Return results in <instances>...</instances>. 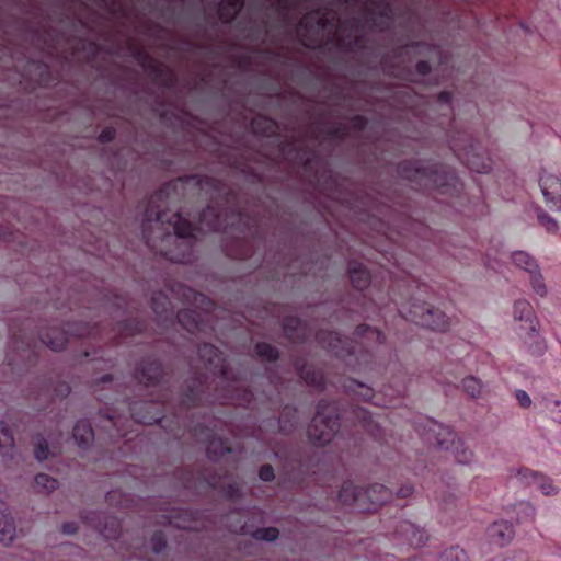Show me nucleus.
Returning a JSON list of instances; mask_svg holds the SVG:
<instances>
[{
	"instance_id": "f257e3e1",
	"label": "nucleus",
	"mask_w": 561,
	"mask_h": 561,
	"mask_svg": "<svg viewBox=\"0 0 561 561\" xmlns=\"http://www.w3.org/2000/svg\"><path fill=\"white\" fill-rule=\"evenodd\" d=\"M202 188L197 174L176 178L164 183L147 202L142 238L148 248L170 262L188 264L195 260L197 236L193 225L183 217L180 203Z\"/></svg>"
},
{
	"instance_id": "f03ea898",
	"label": "nucleus",
	"mask_w": 561,
	"mask_h": 561,
	"mask_svg": "<svg viewBox=\"0 0 561 561\" xmlns=\"http://www.w3.org/2000/svg\"><path fill=\"white\" fill-rule=\"evenodd\" d=\"M210 359L205 362V370L208 369ZM207 371L195 369L193 376L185 381L176 398L168 393L159 396L158 400H134L127 404L128 415L138 423H158L174 437H179L178 431L188 427L192 437L203 445L205 456L210 457V427L208 421L194 424L188 422L194 416L190 410L202 404L208 397Z\"/></svg>"
},
{
	"instance_id": "7ed1b4c3",
	"label": "nucleus",
	"mask_w": 561,
	"mask_h": 561,
	"mask_svg": "<svg viewBox=\"0 0 561 561\" xmlns=\"http://www.w3.org/2000/svg\"><path fill=\"white\" fill-rule=\"evenodd\" d=\"M99 313L108 316L104 319L91 318L90 321H67L62 328L50 327L39 333V340L53 351H61L68 343L69 336L106 339L115 344L128 343L126 340L145 330L146 324L138 316L129 311L125 297L101 293Z\"/></svg>"
},
{
	"instance_id": "20e7f679",
	"label": "nucleus",
	"mask_w": 561,
	"mask_h": 561,
	"mask_svg": "<svg viewBox=\"0 0 561 561\" xmlns=\"http://www.w3.org/2000/svg\"><path fill=\"white\" fill-rule=\"evenodd\" d=\"M355 336L360 341L342 337L336 331L319 330L314 334L321 347L345 362L347 366L358 371L375 370V354L365 343L382 344L386 341L383 332L368 324H359L355 330Z\"/></svg>"
},
{
	"instance_id": "39448f33",
	"label": "nucleus",
	"mask_w": 561,
	"mask_h": 561,
	"mask_svg": "<svg viewBox=\"0 0 561 561\" xmlns=\"http://www.w3.org/2000/svg\"><path fill=\"white\" fill-rule=\"evenodd\" d=\"M171 291L188 304L195 306L199 304L205 305V307H203L204 312L193 308H183L175 314L168 295L162 290L154 291L151 297V308L160 325L163 328L180 325L190 334L197 335L199 333H206L210 328L209 314L207 312L210 300L194 289L182 285H178L176 288H172Z\"/></svg>"
},
{
	"instance_id": "423d86ee",
	"label": "nucleus",
	"mask_w": 561,
	"mask_h": 561,
	"mask_svg": "<svg viewBox=\"0 0 561 561\" xmlns=\"http://www.w3.org/2000/svg\"><path fill=\"white\" fill-rule=\"evenodd\" d=\"M0 77L7 78L4 71L14 70L12 84L23 85L25 89L35 85L48 87L55 82V77L50 71L49 65L43 59H36L27 51L20 54L13 51L11 41L7 37V30L2 18L0 16Z\"/></svg>"
},
{
	"instance_id": "0eeeda50",
	"label": "nucleus",
	"mask_w": 561,
	"mask_h": 561,
	"mask_svg": "<svg viewBox=\"0 0 561 561\" xmlns=\"http://www.w3.org/2000/svg\"><path fill=\"white\" fill-rule=\"evenodd\" d=\"M397 172L400 178L426 192L437 191L440 195L454 196L462 190L459 178L446 164L423 165L420 160H405L398 164Z\"/></svg>"
},
{
	"instance_id": "6e6552de",
	"label": "nucleus",
	"mask_w": 561,
	"mask_h": 561,
	"mask_svg": "<svg viewBox=\"0 0 561 561\" xmlns=\"http://www.w3.org/2000/svg\"><path fill=\"white\" fill-rule=\"evenodd\" d=\"M414 427L426 444L446 451L450 450L458 463L468 465L472 461L473 451L467 448L461 439H456L457 436L450 427L428 417L421 419Z\"/></svg>"
},
{
	"instance_id": "1a4fd4ad",
	"label": "nucleus",
	"mask_w": 561,
	"mask_h": 561,
	"mask_svg": "<svg viewBox=\"0 0 561 561\" xmlns=\"http://www.w3.org/2000/svg\"><path fill=\"white\" fill-rule=\"evenodd\" d=\"M448 144L457 159L471 171L488 173L492 169V160L482 150L480 142L467 130L450 135Z\"/></svg>"
},
{
	"instance_id": "9d476101",
	"label": "nucleus",
	"mask_w": 561,
	"mask_h": 561,
	"mask_svg": "<svg viewBox=\"0 0 561 561\" xmlns=\"http://www.w3.org/2000/svg\"><path fill=\"white\" fill-rule=\"evenodd\" d=\"M339 407L335 401L320 400L316 415L308 427V438L316 446H324L337 436L340 426Z\"/></svg>"
},
{
	"instance_id": "9b49d317",
	"label": "nucleus",
	"mask_w": 561,
	"mask_h": 561,
	"mask_svg": "<svg viewBox=\"0 0 561 561\" xmlns=\"http://www.w3.org/2000/svg\"><path fill=\"white\" fill-rule=\"evenodd\" d=\"M398 312L402 318L417 325L428 328L433 331L444 332L449 328V319L437 308L426 302H420L416 298H411L407 302L398 304Z\"/></svg>"
},
{
	"instance_id": "f8f14e48",
	"label": "nucleus",
	"mask_w": 561,
	"mask_h": 561,
	"mask_svg": "<svg viewBox=\"0 0 561 561\" xmlns=\"http://www.w3.org/2000/svg\"><path fill=\"white\" fill-rule=\"evenodd\" d=\"M127 44L131 56L141 68L152 76L153 81L162 90V93L176 88L178 78L172 69L156 60L145 47L136 44L133 39H128Z\"/></svg>"
},
{
	"instance_id": "ddd939ff",
	"label": "nucleus",
	"mask_w": 561,
	"mask_h": 561,
	"mask_svg": "<svg viewBox=\"0 0 561 561\" xmlns=\"http://www.w3.org/2000/svg\"><path fill=\"white\" fill-rule=\"evenodd\" d=\"M422 479V488L424 490H431L432 484H434L433 497L444 508L450 506L457 499V489L455 484L451 483L453 478L448 473L438 474L432 469L424 467Z\"/></svg>"
},
{
	"instance_id": "4468645a",
	"label": "nucleus",
	"mask_w": 561,
	"mask_h": 561,
	"mask_svg": "<svg viewBox=\"0 0 561 561\" xmlns=\"http://www.w3.org/2000/svg\"><path fill=\"white\" fill-rule=\"evenodd\" d=\"M405 48L416 49L419 54H435L439 57V64H444L440 48L427 42H411L402 47L392 50L391 57L386 56L381 59V67L386 76L392 78H402L403 68L394 60L400 58Z\"/></svg>"
},
{
	"instance_id": "2eb2a0df",
	"label": "nucleus",
	"mask_w": 561,
	"mask_h": 561,
	"mask_svg": "<svg viewBox=\"0 0 561 561\" xmlns=\"http://www.w3.org/2000/svg\"><path fill=\"white\" fill-rule=\"evenodd\" d=\"M351 415L353 422L360 426L362 430L367 433L374 440L378 442L379 444H388L383 427L388 416H378L375 420L368 410L359 405L352 407Z\"/></svg>"
},
{
	"instance_id": "dca6fc26",
	"label": "nucleus",
	"mask_w": 561,
	"mask_h": 561,
	"mask_svg": "<svg viewBox=\"0 0 561 561\" xmlns=\"http://www.w3.org/2000/svg\"><path fill=\"white\" fill-rule=\"evenodd\" d=\"M81 518L106 539H115L121 536V523L114 516L98 511H82Z\"/></svg>"
},
{
	"instance_id": "f3484780",
	"label": "nucleus",
	"mask_w": 561,
	"mask_h": 561,
	"mask_svg": "<svg viewBox=\"0 0 561 561\" xmlns=\"http://www.w3.org/2000/svg\"><path fill=\"white\" fill-rule=\"evenodd\" d=\"M163 367L160 360L156 358H147L137 366L134 379L146 387L157 386L163 377Z\"/></svg>"
},
{
	"instance_id": "a211bd4d",
	"label": "nucleus",
	"mask_w": 561,
	"mask_h": 561,
	"mask_svg": "<svg viewBox=\"0 0 561 561\" xmlns=\"http://www.w3.org/2000/svg\"><path fill=\"white\" fill-rule=\"evenodd\" d=\"M546 205L553 211H561V179L543 173L539 179Z\"/></svg>"
},
{
	"instance_id": "6ab92c4d",
	"label": "nucleus",
	"mask_w": 561,
	"mask_h": 561,
	"mask_svg": "<svg viewBox=\"0 0 561 561\" xmlns=\"http://www.w3.org/2000/svg\"><path fill=\"white\" fill-rule=\"evenodd\" d=\"M394 537L414 548L424 546L428 540L426 531L409 520H400L397 523Z\"/></svg>"
},
{
	"instance_id": "aec40b11",
	"label": "nucleus",
	"mask_w": 561,
	"mask_h": 561,
	"mask_svg": "<svg viewBox=\"0 0 561 561\" xmlns=\"http://www.w3.org/2000/svg\"><path fill=\"white\" fill-rule=\"evenodd\" d=\"M282 328L285 337L294 343L307 342L312 335L309 324L298 317H285L282 323Z\"/></svg>"
},
{
	"instance_id": "412c9836",
	"label": "nucleus",
	"mask_w": 561,
	"mask_h": 561,
	"mask_svg": "<svg viewBox=\"0 0 561 561\" xmlns=\"http://www.w3.org/2000/svg\"><path fill=\"white\" fill-rule=\"evenodd\" d=\"M520 483L526 485H536L542 494L550 496L558 493V488L552 483L550 478L540 474L529 468H520L516 474Z\"/></svg>"
},
{
	"instance_id": "4be33fe9",
	"label": "nucleus",
	"mask_w": 561,
	"mask_h": 561,
	"mask_svg": "<svg viewBox=\"0 0 561 561\" xmlns=\"http://www.w3.org/2000/svg\"><path fill=\"white\" fill-rule=\"evenodd\" d=\"M96 399L104 402L106 405L104 409H100L99 411L100 421L102 423L101 427L108 433L111 438L115 435H121V413H118V409L110 407L108 398L106 396L96 394Z\"/></svg>"
},
{
	"instance_id": "5701e85b",
	"label": "nucleus",
	"mask_w": 561,
	"mask_h": 561,
	"mask_svg": "<svg viewBox=\"0 0 561 561\" xmlns=\"http://www.w3.org/2000/svg\"><path fill=\"white\" fill-rule=\"evenodd\" d=\"M517 331L530 355L539 357L545 354L547 345L539 334L538 324H535L534 331L529 328H524L523 324L518 325Z\"/></svg>"
},
{
	"instance_id": "b1692460",
	"label": "nucleus",
	"mask_w": 561,
	"mask_h": 561,
	"mask_svg": "<svg viewBox=\"0 0 561 561\" xmlns=\"http://www.w3.org/2000/svg\"><path fill=\"white\" fill-rule=\"evenodd\" d=\"M144 156H152L156 161H158L163 168L165 169H175L180 168L183 164H191L192 161L186 157L185 153L180 152L178 149H172V152L170 153V157H160V149L156 148L150 144L149 147H146V149L141 152Z\"/></svg>"
},
{
	"instance_id": "393cba45",
	"label": "nucleus",
	"mask_w": 561,
	"mask_h": 561,
	"mask_svg": "<svg viewBox=\"0 0 561 561\" xmlns=\"http://www.w3.org/2000/svg\"><path fill=\"white\" fill-rule=\"evenodd\" d=\"M362 495L369 507L363 512H371L388 502L392 497V491L382 484L374 483L365 490L362 489Z\"/></svg>"
},
{
	"instance_id": "a878e982",
	"label": "nucleus",
	"mask_w": 561,
	"mask_h": 561,
	"mask_svg": "<svg viewBox=\"0 0 561 561\" xmlns=\"http://www.w3.org/2000/svg\"><path fill=\"white\" fill-rule=\"evenodd\" d=\"M294 367L299 376L308 386L313 388H323L324 378L323 375L316 369L313 366L308 365L304 359L296 358Z\"/></svg>"
},
{
	"instance_id": "bb28decb",
	"label": "nucleus",
	"mask_w": 561,
	"mask_h": 561,
	"mask_svg": "<svg viewBox=\"0 0 561 561\" xmlns=\"http://www.w3.org/2000/svg\"><path fill=\"white\" fill-rule=\"evenodd\" d=\"M339 500L346 505H354L359 511L368 510L367 503L362 495V489H358L351 481H345L339 491Z\"/></svg>"
},
{
	"instance_id": "cd10ccee",
	"label": "nucleus",
	"mask_w": 561,
	"mask_h": 561,
	"mask_svg": "<svg viewBox=\"0 0 561 561\" xmlns=\"http://www.w3.org/2000/svg\"><path fill=\"white\" fill-rule=\"evenodd\" d=\"M486 534L493 543L505 546L514 537V527L506 520H499L488 527Z\"/></svg>"
},
{
	"instance_id": "c85d7f7f",
	"label": "nucleus",
	"mask_w": 561,
	"mask_h": 561,
	"mask_svg": "<svg viewBox=\"0 0 561 561\" xmlns=\"http://www.w3.org/2000/svg\"><path fill=\"white\" fill-rule=\"evenodd\" d=\"M244 1L245 0H221L217 4L213 1V13L216 11L222 22L230 23L242 11Z\"/></svg>"
},
{
	"instance_id": "c756f323",
	"label": "nucleus",
	"mask_w": 561,
	"mask_h": 561,
	"mask_svg": "<svg viewBox=\"0 0 561 561\" xmlns=\"http://www.w3.org/2000/svg\"><path fill=\"white\" fill-rule=\"evenodd\" d=\"M514 319L519 325L529 328L534 331L535 324H538L534 308L526 299L516 300L514 304Z\"/></svg>"
},
{
	"instance_id": "7c9ffc66",
	"label": "nucleus",
	"mask_w": 561,
	"mask_h": 561,
	"mask_svg": "<svg viewBox=\"0 0 561 561\" xmlns=\"http://www.w3.org/2000/svg\"><path fill=\"white\" fill-rule=\"evenodd\" d=\"M32 444L34 447V457L39 462L55 458L59 453L58 446L50 444L43 434L35 435L32 439Z\"/></svg>"
},
{
	"instance_id": "2f4dec72",
	"label": "nucleus",
	"mask_w": 561,
	"mask_h": 561,
	"mask_svg": "<svg viewBox=\"0 0 561 561\" xmlns=\"http://www.w3.org/2000/svg\"><path fill=\"white\" fill-rule=\"evenodd\" d=\"M72 437L82 450L90 448L94 440V431L88 420H79L72 430Z\"/></svg>"
},
{
	"instance_id": "473e14b6",
	"label": "nucleus",
	"mask_w": 561,
	"mask_h": 561,
	"mask_svg": "<svg viewBox=\"0 0 561 561\" xmlns=\"http://www.w3.org/2000/svg\"><path fill=\"white\" fill-rule=\"evenodd\" d=\"M396 11L391 2L387 1L382 4V7L377 12H369L366 16L367 23L371 28H380L383 30V22H387L388 26L390 23L394 21Z\"/></svg>"
},
{
	"instance_id": "72a5a7b5",
	"label": "nucleus",
	"mask_w": 561,
	"mask_h": 561,
	"mask_svg": "<svg viewBox=\"0 0 561 561\" xmlns=\"http://www.w3.org/2000/svg\"><path fill=\"white\" fill-rule=\"evenodd\" d=\"M15 537V524L8 507L0 502V542L10 545Z\"/></svg>"
},
{
	"instance_id": "f704fd0d",
	"label": "nucleus",
	"mask_w": 561,
	"mask_h": 561,
	"mask_svg": "<svg viewBox=\"0 0 561 561\" xmlns=\"http://www.w3.org/2000/svg\"><path fill=\"white\" fill-rule=\"evenodd\" d=\"M251 129L255 135L273 137L278 134L279 126L277 122L265 115H256L250 123Z\"/></svg>"
},
{
	"instance_id": "c9c22d12",
	"label": "nucleus",
	"mask_w": 561,
	"mask_h": 561,
	"mask_svg": "<svg viewBox=\"0 0 561 561\" xmlns=\"http://www.w3.org/2000/svg\"><path fill=\"white\" fill-rule=\"evenodd\" d=\"M348 274L351 283L355 289L363 291L369 286L370 274L362 263L351 261L348 263Z\"/></svg>"
},
{
	"instance_id": "e433bc0d",
	"label": "nucleus",
	"mask_w": 561,
	"mask_h": 561,
	"mask_svg": "<svg viewBox=\"0 0 561 561\" xmlns=\"http://www.w3.org/2000/svg\"><path fill=\"white\" fill-rule=\"evenodd\" d=\"M329 24V19L325 13H322L321 9H314L311 12L305 14L298 23L297 31H309L313 25L318 30H324Z\"/></svg>"
},
{
	"instance_id": "4c0bfd02",
	"label": "nucleus",
	"mask_w": 561,
	"mask_h": 561,
	"mask_svg": "<svg viewBox=\"0 0 561 561\" xmlns=\"http://www.w3.org/2000/svg\"><path fill=\"white\" fill-rule=\"evenodd\" d=\"M0 454L10 460L14 459L16 454L13 434L3 421H0Z\"/></svg>"
},
{
	"instance_id": "58836bf2",
	"label": "nucleus",
	"mask_w": 561,
	"mask_h": 561,
	"mask_svg": "<svg viewBox=\"0 0 561 561\" xmlns=\"http://www.w3.org/2000/svg\"><path fill=\"white\" fill-rule=\"evenodd\" d=\"M298 424V410L291 405H285L279 419L278 428L282 434H290Z\"/></svg>"
},
{
	"instance_id": "ea45409f",
	"label": "nucleus",
	"mask_w": 561,
	"mask_h": 561,
	"mask_svg": "<svg viewBox=\"0 0 561 561\" xmlns=\"http://www.w3.org/2000/svg\"><path fill=\"white\" fill-rule=\"evenodd\" d=\"M514 265L527 273L538 272L537 261L525 251H515L511 255Z\"/></svg>"
},
{
	"instance_id": "a19ab883",
	"label": "nucleus",
	"mask_w": 561,
	"mask_h": 561,
	"mask_svg": "<svg viewBox=\"0 0 561 561\" xmlns=\"http://www.w3.org/2000/svg\"><path fill=\"white\" fill-rule=\"evenodd\" d=\"M36 344L33 337L26 336L21 330L12 333V348L27 353V357L35 354Z\"/></svg>"
},
{
	"instance_id": "79ce46f5",
	"label": "nucleus",
	"mask_w": 561,
	"mask_h": 561,
	"mask_svg": "<svg viewBox=\"0 0 561 561\" xmlns=\"http://www.w3.org/2000/svg\"><path fill=\"white\" fill-rule=\"evenodd\" d=\"M254 352L259 358L267 363H275L280 356L279 351L266 342H257L254 345Z\"/></svg>"
},
{
	"instance_id": "37998d69",
	"label": "nucleus",
	"mask_w": 561,
	"mask_h": 561,
	"mask_svg": "<svg viewBox=\"0 0 561 561\" xmlns=\"http://www.w3.org/2000/svg\"><path fill=\"white\" fill-rule=\"evenodd\" d=\"M516 512V522L518 524L533 523L536 516V508L529 502H519L514 507Z\"/></svg>"
},
{
	"instance_id": "c03bdc74",
	"label": "nucleus",
	"mask_w": 561,
	"mask_h": 561,
	"mask_svg": "<svg viewBox=\"0 0 561 561\" xmlns=\"http://www.w3.org/2000/svg\"><path fill=\"white\" fill-rule=\"evenodd\" d=\"M34 488L38 492L50 493L58 488V481L46 473H38L34 478Z\"/></svg>"
},
{
	"instance_id": "a18cd8bd",
	"label": "nucleus",
	"mask_w": 561,
	"mask_h": 561,
	"mask_svg": "<svg viewBox=\"0 0 561 561\" xmlns=\"http://www.w3.org/2000/svg\"><path fill=\"white\" fill-rule=\"evenodd\" d=\"M462 389L471 398H480L483 392V383L474 376H468L462 379Z\"/></svg>"
},
{
	"instance_id": "49530a36",
	"label": "nucleus",
	"mask_w": 561,
	"mask_h": 561,
	"mask_svg": "<svg viewBox=\"0 0 561 561\" xmlns=\"http://www.w3.org/2000/svg\"><path fill=\"white\" fill-rule=\"evenodd\" d=\"M437 561H469L467 552L458 546L445 549Z\"/></svg>"
},
{
	"instance_id": "de8ad7c7",
	"label": "nucleus",
	"mask_w": 561,
	"mask_h": 561,
	"mask_svg": "<svg viewBox=\"0 0 561 561\" xmlns=\"http://www.w3.org/2000/svg\"><path fill=\"white\" fill-rule=\"evenodd\" d=\"M250 535L255 540L273 542L278 539L279 530L276 527H262L256 528Z\"/></svg>"
},
{
	"instance_id": "09e8293b",
	"label": "nucleus",
	"mask_w": 561,
	"mask_h": 561,
	"mask_svg": "<svg viewBox=\"0 0 561 561\" xmlns=\"http://www.w3.org/2000/svg\"><path fill=\"white\" fill-rule=\"evenodd\" d=\"M70 386L66 382H58L54 386L53 389L48 388L43 393H38V399L41 397L50 398V399H64L70 393Z\"/></svg>"
},
{
	"instance_id": "8fccbe9b",
	"label": "nucleus",
	"mask_w": 561,
	"mask_h": 561,
	"mask_svg": "<svg viewBox=\"0 0 561 561\" xmlns=\"http://www.w3.org/2000/svg\"><path fill=\"white\" fill-rule=\"evenodd\" d=\"M168 523L170 525L175 526L179 529H192L193 528V518L191 513H176L172 514L168 517Z\"/></svg>"
},
{
	"instance_id": "3c124183",
	"label": "nucleus",
	"mask_w": 561,
	"mask_h": 561,
	"mask_svg": "<svg viewBox=\"0 0 561 561\" xmlns=\"http://www.w3.org/2000/svg\"><path fill=\"white\" fill-rule=\"evenodd\" d=\"M347 388L351 389L356 396H358L364 401H371L373 399L376 398V394H375L373 388L367 387V386H365L360 382H357L355 380H351Z\"/></svg>"
},
{
	"instance_id": "603ef678",
	"label": "nucleus",
	"mask_w": 561,
	"mask_h": 561,
	"mask_svg": "<svg viewBox=\"0 0 561 561\" xmlns=\"http://www.w3.org/2000/svg\"><path fill=\"white\" fill-rule=\"evenodd\" d=\"M537 220L541 227L546 229L548 233H557L559 230L558 221L547 214L543 209H538Z\"/></svg>"
},
{
	"instance_id": "864d4df0",
	"label": "nucleus",
	"mask_w": 561,
	"mask_h": 561,
	"mask_svg": "<svg viewBox=\"0 0 561 561\" xmlns=\"http://www.w3.org/2000/svg\"><path fill=\"white\" fill-rule=\"evenodd\" d=\"M407 232H412L415 237L420 239H432L433 231L432 229L420 221H411L409 222V228H405Z\"/></svg>"
},
{
	"instance_id": "5fc2aeb1",
	"label": "nucleus",
	"mask_w": 561,
	"mask_h": 561,
	"mask_svg": "<svg viewBox=\"0 0 561 561\" xmlns=\"http://www.w3.org/2000/svg\"><path fill=\"white\" fill-rule=\"evenodd\" d=\"M529 274V282L530 286L536 295L539 297H545L547 295V287L543 282V277L540 273V268H538V272L535 273H528Z\"/></svg>"
},
{
	"instance_id": "6e6d98bb",
	"label": "nucleus",
	"mask_w": 561,
	"mask_h": 561,
	"mask_svg": "<svg viewBox=\"0 0 561 561\" xmlns=\"http://www.w3.org/2000/svg\"><path fill=\"white\" fill-rule=\"evenodd\" d=\"M151 546L154 553H161L167 548V535L163 530H157L151 537Z\"/></svg>"
},
{
	"instance_id": "4d7b16f0",
	"label": "nucleus",
	"mask_w": 561,
	"mask_h": 561,
	"mask_svg": "<svg viewBox=\"0 0 561 561\" xmlns=\"http://www.w3.org/2000/svg\"><path fill=\"white\" fill-rule=\"evenodd\" d=\"M324 133L329 136V137H332V138H337V139H345L347 138L348 136V128L345 124H337V125H334V126H331L329 128H327L324 130Z\"/></svg>"
},
{
	"instance_id": "13d9d810",
	"label": "nucleus",
	"mask_w": 561,
	"mask_h": 561,
	"mask_svg": "<svg viewBox=\"0 0 561 561\" xmlns=\"http://www.w3.org/2000/svg\"><path fill=\"white\" fill-rule=\"evenodd\" d=\"M348 121L351 127L356 131H363L368 125L367 117L359 114L351 116Z\"/></svg>"
},
{
	"instance_id": "bf43d9fd",
	"label": "nucleus",
	"mask_w": 561,
	"mask_h": 561,
	"mask_svg": "<svg viewBox=\"0 0 561 561\" xmlns=\"http://www.w3.org/2000/svg\"><path fill=\"white\" fill-rule=\"evenodd\" d=\"M114 385V378L111 374L103 375L100 379L95 381L94 392H99L106 389H112Z\"/></svg>"
},
{
	"instance_id": "052dcab7",
	"label": "nucleus",
	"mask_w": 561,
	"mask_h": 561,
	"mask_svg": "<svg viewBox=\"0 0 561 561\" xmlns=\"http://www.w3.org/2000/svg\"><path fill=\"white\" fill-rule=\"evenodd\" d=\"M298 159H299V162L301 163V165L304 167V169H306V170L311 169L312 157H311V152L308 150V148L306 146L300 147L299 153H298Z\"/></svg>"
},
{
	"instance_id": "680f3d73",
	"label": "nucleus",
	"mask_w": 561,
	"mask_h": 561,
	"mask_svg": "<svg viewBox=\"0 0 561 561\" xmlns=\"http://www.w3.org/2000/svg\"><path fill=\"white\" fill-rule=\"evenodd\" d=\"M259 478L264 482H272L275 479V471L271 465H263L259 469Z\"/></svg>"
},
{
	"instance_id": "e2e57ef3",
	"label": "nucleus",
	"mask_w": 561,
	"mask_h": 561,
	"mask_svg": "<svg viewBox=\"0 0 561 561\" xmlns=\"http://www.w3.org/2000/svg\"><path fill=\"white\" fill-rule=\"evenodd\" d=\"M515 398H516L518 404L524 409L529 408L531 404V399L525 390H522V389L516 390Z\"/></svg>"
},
{
	"instance_id": "0e129e2a",
	"label": "nucleus",
	"mask_w": 561,
	"mask_h": 561,
	"mask_svg": "<svg viewBox=\"0 0 561 561\" xmlns=\"http://www.w3.org/2000/svg\"><path fill=\"white\" fill-rule=\"evenodd\" d=\"M116 135V130L113 127H105L99 135L98 140L101 144H107L111 142Z\"/></svg>"
},
{
	"instance_id": "69168bd1",
	"label": "nucleus",
	"mask_w": 561,
	"mask_h": 561,
	"mask_svg": "<svg viewBox=\"0 0 561 561\" xmlns=\"http://www.w3.org/2000/svg\"><path fill=\"white\" fill-rule=\"evenodd\" d=\"M432 70L431 64L427 60H420L415 65V71L420 76H427Z\"/></svg>"
},
{
	"instance_id": "338daca9",
	"label": "nucleus",
	"mask_w": 561,
	"mask_h": 561,
	"mask_svg": "<svg viewBox=\"0 0 561 561\" xmlns=\"http://www.w3.org/2000/svg\"><path fill=\"white\" fill-rule=\"evenodd\" d=\"M437 100L442 105H446L449 108L453 100V93L449 91H442L437 95Z\"/></svg>"
},
{
	"instance_id": "774afa93",
	"label": "nucleus",
	"mask_w": 561,
	"mask_h": 561,
	"mask_svg": "<svg viewBox=\"0 0 561 561\" xmlns=\"http://www.w3.org/2000/svg\"><path fill=\"white\" fill-rule=\"evenodd\" d=\"M61 530L65 535H75L78 531V525L75 522H67L62 524Z\"/></svg>"
}]
</instances>
